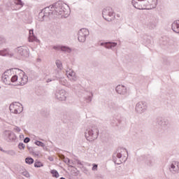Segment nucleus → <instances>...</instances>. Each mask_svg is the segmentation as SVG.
<instances>
[{
  "mask_svg": "<svg viewBox=\"0 0 179 179\" xmlns=\"http://www.w3.org/2000/svg\"><path fill=\"white\" fill-rule=\"evenodd\" d=\"M48 160H50V162H54V158L52 157H49Z\"/></svg>",
  "mask_w": 179,
  "mask_h": 179,
  "instance_id": "09e8293b",
  "label": "nucleus"
},
{
  "mask_svg": "<svg viewBox=\"0 0 179 179\" xmlns=\"http://www.w3.org/2000/svg\"><path fill=\"white\" fill-rule=\"evenodd\" d=\"M10 80H11V82L15 83V82H17V80H19V78L17 77V76L15 75L13 76Z\"/></svg>",
  "mask_w": 179,
  "mask_h": 179,
  "instance_id": "f704fd0d",
  "label": "nucleus"
},
{
  "mask_svg": "<svg viewBox=\"0 0 179 179\" xmlns=\"http://www.w3.org/2000/svg\"><path fill=\"white\" fill-rule=\"evenodd\" d=\"M148 111V103L145 101H140L135 106V113L136 114H144Z\"/></svg>",
  "mask_w": 179,
  "mask_h": 179,
  "instance_id": "0eeeda50",
  "label": "nucleus"
},
{
  "mask_svg": "<svg viewBox=\"0 0 179 179\" xmlns=\"http://www.w3.org/2000/svg\"><path fill=\"white\" fill-rule=\"evenodd\" d=\"M77 164H79L80 166H83V164H82V162H80V161H77Z\"/></svg>",
  "mask_w": 179,
  "mask_h": 179,
  "instance_id": "3c124183",
  "label": "nucleus"
},
{
  "mask_svg": "<svg viewBox=\"0 0 179 179\" xmlns=\"http://www.w3.org/2000/svg\"><path fill=\"white\" fill-rule=\"evenodd\" d=\"M6 40L4 39V38H0V45L1 44H3V43H5Z\"/></svg>",
  "mask_w": 179,
  "mask_h": 179,
  "instance_id": "c03bdc74",
  "label": "nucleus"
},
{
  "mask_svg": "<svg viewBox=\"0 0 179 179\" xmlns=\"http://www.w3.org/2000/svg\"><path fill=\"white\" fill-rule=\"evenodd\" d=\"M13 131L15 132H20V131H22V129H20V127H19L17 126H15L13 128Z\"/></svg>",
  "mask_w": 179,
  "mask_h": 179,
  "instance_id": "58836bf2",
  "label": "nucleus"
},
{
  "mask_svg": "<svg viewBox=\"0 0 179 179\" xmlns=\"http://www.w3.org/2000/svg\"><path fill=\"white\" fill-rule=\"evenodd\" d=\"M55 97L60 101H65L66 97H68V93H66L65 90H57L55 92Z\"/></svg>",
  "mask_w": 179,
  "mask_h": 179,
  "instance_id": "f8f14e48",
  "label": "nucleus"
},
{
  "mask_svg": "<svg viewBox=\"0 0 179 179\" xmlns=\"http://www.w3.org/2000/svg\"><path fill=\"white\" fill-rule=\"evenodd\" d=\"M56 66L58 69L62 70V62L59 60H57L56 62Z\"/></svg>",
  "mask_w": 179,
  "mask_h": 179,
  "instance_id": "7c9ffc66",
  "label": "nucleus"
},
{
  "mask_svg": "<svg viewBox=\"0 0 179 179\" xmlns=\"http://www.w3.org/2000/svg\"><path fill=\"white\" fill-rule=\"evenodd\" d=\"M102 16L107 22H111L115 17V13L113 8L108 6L103 9Z\"/></svg>",
  "mask_w": 179,
  "mask_h": 179,
  "instance_id": "423d86ee",
  "label": "nucleus"
},
{
  "mask_svg": "<svg viewBox=\"0 0 179 179\" xmlns=\"http://www.w3.org/2000/svg\"><path fill=\"white\" fill-rule=\"evenodd\" d=\"M115 92L120 96H127L128 94V88L124 85H118L115 87Z\"/></svg>",
  "mask_w": 179,
  "mask_h": 179,
  "instance_id": "ddd939ff",
  "label": "nucleus"
},
{
  "mask_svg": "<svg viewBox=\"0 0 179 179\" xmlns=\"http://www.w3.org/2000/svg\"><path fill=\"white\" fill-rule=\"evenodd\" d=\"M37 62H41V59H37Z\"/></svg>",
  "mask_w": 179,
  "mask_h": 179,
  "instance_id": "4d7b16f0",
  "label": "nucleus"
},
{
  "mask_svg": "<svg viewBox=\"0 0 179 179\" xmlns=\"http://www.w3.org/2000/svg\"><path fill=\"white\" fill-rule=\"evenodd\" d=\"M156 27V24H153L151 25V29H155Z\"/></svg>",
  "mask_w": 179,
  "mask_h": 179,
  "instance_id": "603ef678",
  "label": "nucleus"
},
{
  "mask_svg": "<svg viewBox=\"0 0 179 179\" xmlns=\"http://www.w3.org/2000/svg\"><path fill=\"white\" fill-rule=\"evenodd\" d=\"M35 145H36V146H40L41 148H45V144H44V143L41 142V141H36L34 142Z\"/></svg>",
  "mask_w": 179,
  "mask_h": 179,
  "instance_id": "c756f323",
  "label": "nucleus"
},
{
  "mask_svg": "<svg viewBox=\"0 0 179 179\" xmlns=\"http://www.w3.org/2000/svg\"><path fill=\"white\" fill-rule=\"evenodd\" d=\"M136 9H155L157 6V0H131Z\"/></svg>",
  "mask_w": 179,
  "mask_h": 179,
  "instance_id": "f03ea898",
  "label": "nucleus"
},
{
  "mask_svg": "<svg viewBox=\"0 0 179 179\" xmlns=\"http://www.w3.org/2000/svg\"><path fill=\"white\" fill-rule=\"evenodd\" d=\"M63 162H64L66 163V164L69 166V167H73V166H72L71 164H69V163H71V159L69 158H64Z\"/></svg>",
  "mask_w": 179,
  "mask_h": 179,
  "instance_id": "473e14b6",
  "label": "nucleus"
},
{
  "mask_svg": "<svg viewBox=\"0 0 179 179\" xmlns=\"http://www.w3.org/2000/svg\"><path fill=\"white\" fill-rule=\"evenodd\" d=\"M169 171L172 174H178V173H179V162L177 161L173 162L170 165Z\"/></svg>",
  "mask_w": 179,
  "mask_h": 179,
  "instance_id": "2eb2a0df",
  "label": "nucleus"
},
{
  "mask_svg": "<svg viewBox=\"0 0 179 179\" xmlns=\"http://www.w3.org/2000/svg\"><path fill=\"white\" fill-rule=\"evenodd\" d=\"M90 34L89 29L86 28H83L78 31V40L80 43H85L86 41V38L88 37Z\"/></svg>",
  "mask_w": 179,
  "mask_h": 179,
  "instance_id": "1a4fd4ad",
  "label": "nucleus"
},
{
  "mask_svg": "<svg viewBox=\"0 0 179 179\" xmlns=\"http://www.w3.org/2000/svg\"><path fill=\"white\" fill-rule=\"evenodd\" d=\"M0 150L1 152H3V153H5V152H6V150L2 149V148L0 147Z\"/></svg>",
  "mask_w": 179,
  "mask_h": 179,
  "instance_id": "864d4df0",
  "label": "nucleus"
},
{
  "mask_svg": "<svg viewBox=\"0 0 179 179\" xmlns=\"http://www.w3.org/2000/svg\"><path fill=\"white\" fill-rule=\"evenodd\" d=\"M29 142H30V138H28V137H26V138L24 139V143H29Z\"/></svg>",
  "mask_w": 179,
  "mask_h": 179,
  "instance_id": "a19ab883",
  "label": "nucleus"
},
{
  "mask_svg": "<svg viewBox=\"0 0 179 179\" xmlns=\"http://www.w3.org/2000/svg\"><path fill=\"white\" fill-rule=\"evenodd\" d=\"M138 162H145V164L147 166H155V157H146L145 155H142L140 157L138 158Z\"/></svg>",
  "mask_w": 179,
  "mask_h": 179,
  "instance_id": "9b49d317",
  "label": "nucleus"
},
{
  "mask_svg": "<svg viewBox=\"0 0 179 179\" xmlns=\"http://www.w3.org/2000/svg\"><path fill=\"white\" fill-rule=\"evenodd\" d=\"M158 124L161 126V127H167V125H169V120L166 119H158L157 121Z\"/></svg>",
  "mask_w": 179,
  "mask_h": 179,
  "instance_id": "412c9836",
  "label": "nucleus"
},
{
  "mask_svg": "<svg viewBox=\"0 0 179 179\" xmlns=\"http://www.w3.org/2000/svg\"><path fill=\"white\" fill-rule=\"evenodd\" d=\"M71 15V8L68 4L62 1H57L52 5L43 8L38 14L39 22H47L52 17L66 19Z\"/></svg>",
  "mask_w": 179,
  "mask_h": 179,
  "instance_id": "f257e3e1",
  "label": "nucleus"
},
{
  "mask_svg": "<svg viewBox=\"0 0 179 179\" xmlns=\"http://www.w3.org/2000/svg\"><path fill=\"white\" fill-rule=\"evenodd\" d=\"M4 153H6V155H8V156H16V151L13 150L4 151Z\"/></svg>",
  "mask_w": 179,
  "mask_h": 179,
  "instance_id": "bb28decb",
  "label": "nucleus"
},
{
  "mask_svg": "<svg viewBox=\"0 0 179 179\" xmlns=\"http://www.w3.org/2000/svg\"><path fill=\"white\" fill-rule=\"evenodd\" d=\"M59 82L61 85H63V86H66V87H71V84H69L68 83V80H66V79H65V78H59Z\"/></svg>",
  "mask_w": 179,
  "mask_h": 179,
  "instance_id": "5701e85b",
  "label": "nucleus"
},
{
  "mask_svg": "<svg viewBox=\"0 0 179 179\" xmlns=\"http://www.w3.org/2000/svg\"><path fill=\"white\" fill-rule=\"evenodd\" d=\"M22 175L26 177L27 178H29L30 177V173H29L26 169L22 170L21 172Z\"/></svg>",
  "mask_w": 179,
  "mask_h": 179,
  "instance_id": "2f4dec72",
  "label": "nucleus"
},
{
  "mask_svg": "<svg viewBox=\"0 0 179 179\" xmlns=\"http://www.w3.org/2000/svg\"><path fill=\"white\" fill-rule=\"evenodd\" d=\"M66 74L70 82H76V80H78V76L73 70L71 69H67Z\"/></svg>",
  "mask_w": 179,
  "mask_h": 179,
  "instance_id": "4468645a",
  "label": "nucleus"
},
{
  "mask_svg": "<svg viewBox=\"0 0 179 179\" xmlns=\"http://www.w3.org/2000/svg\"><path fill=\"white\" fill-rule=\"evenodd\" d=\"M34 36V31L33 29L29 30V36Z\"/></svg>",
  "mask_w": 179,
  "mask_h": 179,
  "instance_id": "37998d69",
  "label": "nucleus"
},
{
  "mask_svg": "<svg viewBox=\"0 0 179 179\" xmlns=\"http://www.w3.org/2000/svg\"><path fill=\"white\" fill-rule=\"evenodd\" d=\"M144 43L145 45H150V44H152V40L150 38H146Z\"/></svg>",
  "mask_w": 179,
  "mask_h": 179,
  "instance_id": "c9c22d12",
  "label": "nucleus"
},
{
  "mask_svg": "<svg viewBox=\"0 0 179 179\" xmlns=\"http://www.w3.org/2000/svg\"><path fill=\"white\" fill-rule=\"evenodd\" d=\"M3 138L8 142H15L17 137L11 131L6 130L3 132Z\"/></svg>",
  "mask_w": 179,
  "mask_h": 179,
  "instance_id": "9d476101",
  "label": "nucleus"
},
{
  "mask_svg": "<svg viewBox=\"0 0 179 179\" xmlns=\"http://www.w3.org/2000/svg\"><path fill=\"white\" fill-rule=\"evenodd\" d=\"M146 2H148V3H152V0H146Z\"/></svg>",
  "mask_w": 179,
  "mask_h": 179,
  "instance_id": "6e6d98bb",
  "label": "nucleus"
},
{
  "mask_svg": "<svg viewBox=\"0 0 179 179\" xmlns=\"http://www.w3.org/2000/svg\"><path fill=\"white\" fill-rule=\"evenodd\" d=\"M76 85H70V87H70V89H72L73 90H76Z\"/></svg>",
  "mask_w": 179,
  "mask_h": 179,
  "instance_id": "79ce46f5",
  "label": "nucleus"
},
{
  "mask_svg": "<svg viewBox=\"0 0 179 179\" xmlns=\"http://www.w3.org/2000/svg\"><path fill=\"white\" fill-rule=\"evenodd\" d=\"M25 163H27V164H33V163H34V159L31 157H27L25 159Z\"/></svg>",
  "mask_w": 179,
  "mask_h": 179,
  "instance_id": "c85d7f7f",
  "label": "nucleus"
},
{
  "mask_svg": "<svg viewBox=\"0 0 179 179\" xmlns=\"http://www.w3.org/2000/svg\"><path fill=\"white\" fill-rule=\"evenodd\" d=\"M116 16H117V17H120V14H117Z\"/></svg>",
  "mask_w": 179,
  "mask_h": 179,
  "instance_id": "bf43d9fd",
  "label": "nucleus"
},
{
  "mask_svg": "<svg viewBox=\"0 0 179 179\" xmlns=\"http://www.w3.org/2000/svg\"><path fill=\"white\" fill-rule=\"evenodd\" d=\"M53 50H61V46H53Z\"/></svg>",
  "mask_w": 179,
  "mask_h": 179,
  "instance_id": "a18cd8bd",
  "label": "nucleus"
},
{
  "mask_svg": "<svg viewBox=\"0 0 179 179\" xmlns=\"http://www.w3.org/2000/svg\"><path fill=\"white\" fill-rule=\"evenodd\" d=\"M34 167H43V163L40 162H35Z\"/></svg>",
  "mask_w": 179,
  "mask_h": 179,
  "instance_id": "e433bc0d",
  "label": "nucleus"
},
{
  "mask_svg": "<svg viewBox=\"0 0 179 179\" xmlns=\"http://www.w3.org/2000/svg\"><path fill=\"white\" fill-rule=\"evenodd\" d=\"M18 82L21 86H24V85H26V83L29 82V77H27V76L24 73V71H20Z\"/></svg>",
  "mask_w": 179,
  "mask_h": 179,
  "instance_id": "dca6fc26",
  "label": "nucleus"
},
{
  "mask_svg": "<svg viewBox=\"0 0 179 179\" xmlns=\"http://www.w3.org/2000/svg\"><path fill=\"white\" fill-rule=\"evenodd\" d=\"M124 153H128L126 149L124 148H118L116 152L113 155V162L115 164H121L124 159H122V155Z\"/></svg>",
  "mask_w": 179,
  "mask_h": 179,
  "instance_id": "39448f33",
  "label": "nucleus"
},
{
  "mask_svg": "<svg viewBox=\"0 0 179 179\" xmlns=\"http://www.w3.org/2000/svg\"><path fill=\"white\" fill-rule=\"evenodd\" d=\"M14 52L17 54V56L15 55L14 57L17 58L18 59H24V58H29L30 55L29 48L24 46L15 48Z\"/></svg>",
  "mask_w": 179,
  "mask_h": 179,
  "instance_id": "20e7f679",
  "label": "nucleus"
},
{
  "mask_svg": "<svg viewBox=\"0 0 179 179\" xmlns=\"http://www.w3.org/2000/svg\"><path fill=\"white\" fill-rule=\"evenodd\" d=\"M60 48L61 51H63V52H68V54L72 52V49L68 46H61Z\"/></svg>",
  "mask_w": 179,
  "mask_h": 179,
  "instance_id": "393cba45",
  "label": "nucleus"
},
{
  "mask_svg": "<svg viewBox=\"0 0 179 179\" xmlns=\"http://www.w3.org/2000/svg\"><path fill=\"white\" fill-rule=\"evenodd\" d=\"M171 27L175 33H179V20L174 21L171 24Z\"/></svg>",
  "mask_w": 179,
  "mask_h": 179,
  "instance_id": "aec40b11",
  "label": "nucleus"
},
{
  "mask_svg": "<svg viewBox=\"0 0 179 179\" xmlns=\"http://www.w3.org/2000/svg\"><path fill=\"white\" fill-rule=\"evenodd\" d=\"M93 97V93L90 92V96L87 97L88 101H92V98Z\"/></svg>",
  "mask_w": 179,
  "mask_h": 179,
  "instance_id": "ea45409f",
  "label": "nucleus"
},
{
  "mask_svg": "<svg viewBox=\"0 0 179 179\" xmlns=\"http://www.w3.org/2000/svg\"><path fill=\"white\" fill-rule=\"evenodd\" d=\"M13 2L15 5L17 6L18 9H22V8L24 6V2L22 0H13Z\"/></svg>",
  "mask_w": 179,
  "mask_h": 179,
  "instance_id": "4be33fe9",
  "label": "nucleus"
},
{
  "mask_svg": "<svg viewBox=\"0 0 179 179\" xmlns=\"http://www.w3.org/2000/svg\"><path fill=\"white\" fill-rule=\"evenodd\" d=\"M97 167H99L97 164H92V171H97Z\"/></svg>",
  "mask_w": 179,
  "mask_h": 179,
  "instance_id": "4c0bfd02",
  "label": "nucleus"
},
{
  "mask_svg": "<svg viewBox=\"0 0 179 179\" xmlns=\"http://www.w3.org/2000/svg\"><path fill=\"white\" fill-rule=\"evenodd\" d=\"M85 135L87 141L93 142L99 138V128L97 126H90L86 129Z\"/></svg>",
  "mask_w": 179,
  "mask_h": 179,
  "instance_id": "7ed1b4c3",
  "label": "nucleus"
},
{
  "mask_svg": "<svg viewBox=\"0 0 179 179\" xmlns=\"http://www.w3.org/2000/svg\"><path fill=\"white\" fill-rule=\"evenodd\" d=\"M55 79H56V77H55L53 79H50V78H48V80H47V82L48 83V82H52V80H55Z\"/></svg>",
  "mask_w": 179,
  "mask_h": 179,
  "instance_id": "49530a36",
  "label": "nucleus"
},
{
  "mask_svg": "<svg viewBox=\"0 0 179 179\" xmlns=\"http://www.w3.org/2000/svg\"><path fill=\"white\" fill-rule=\"evenodd\" d=\"M121 124V120L119 119H113L110 120V125L112 127H119Z\"/></svg>",
  "mask_w": 179,
  "mask_h": 179,
  "instance_id": "b1692460",
  "label": "nucleus"
},
{
  "mask_svg": "<svg viewBox=\"0 0 179 179\" xmlns=\"http://www.w3.org/2000/svg\"><path fill=\"white\" fill-rule=\"evenodd\" d=\"M20 139H24V135L20 134Z\"/></svg>",
  "mask_w": 179,
  "mask_h": 179,
  "instance_id": "8fccbe9b",
  "label": "nucleus"
},
{
  "mask_svg": "<svg viewBox=\"0 0 179 179\" xmlns=\"http://www.w3.org/2000/svg\"><path fill=\"white\" fill-rule=\"evenodd\" d=\"M52 177H55V178H58V177H59V173H58V171H57V170L53 169L50 171Z\"/></svg>",
  "mask_w": 179,
  "mask_h": 179,
  "instance_id": "cd10ccee",
  "label": "nucleus"
},
{
  "mask_svg": "<svg viewBox=\"0 0 179 179\" xmlns=\"http://www.w3.org/2000/svg\"><path fill=\"white\" fill-rule=\"evenodd\" d=\"M24 148H26V145L23 143H20L18 144V149L20 150H24Z\"/></svg>",
  "mask_w": 179,
  "mask_h": 179,
  "instance_id": "72a5a7b5",
  "label": "nucleus"
},
{
  "mask_svg": "<svg viewBox=\"0 0 179 179\" xmlns=\"http://www.w3.org/2000/svg\"><path fill=\"white\" fill-rule=\"evenodd\" d=\"M9 110L13 114H20L23 111V105L19 102H14L10 105Z\"/></svg>",
  "mask_w": 179,
  "mask_h": 179,
  "instance_id": "6e6552de",
  "label": "nucleus"
},
{
  "mask_svg": "<svg viewBox=\"0 0 179 179\" xmlns=\"http://www.w3.org/2000/svg\"><path fill=\"white\" fill-rule=\"evenodd\" d=\"M100 45L101 47H104L107 50H113V48H115L117 45H118V43L115 42H104L101 43Z\"/></svg>",
  "mask_w": 179,
  "mask_h": 179,
  "instance_id": "f3484780",
  "label": "nucleus"
},
{
  "mask_svg": "<svg viewBox=\"0 0 179 179\" xmlns=\"http://www.w3.org/2000/svg\"><path fill=\"white\" fill-rule=\"evenodd\" d=\"M29 43H34V41L36 43H40V40L37 39V37L34 35L29 36Z\"/></svg>",
  "mask_w": 179,
  "mask_h": 179,
  "instance_id": "a878e982",
  "label": "nucleus"
},
{
  "mask_svg": "<svg viewBox=\"0 0 179 179\" xmlns=\"http://www.w3.org/2000/svg\"><path fill=\"white\" fill-rule=\"evenodd\" d=\"M0 89H1V86H0Z\"/></svg>",
  "mask_w": 179,
  "mask_h": 179,
  "instance_id": "680f3d73",
  "label": "nucleus"
},
{
  "mask_svg": "<svg viewBox=\"0 0 179 179\" xmlns=\"http://www.w3.org/2000/svg\"><path fill=\"white\" fill-rule=\"evenodd\" d=\"M69 164H71V166H73V162H71V161H70V163H69Z\"/></svg>",
  "mask_w": 179,
  "mask_h": 179,
  "instance_id": "13d9d810",
  "label": "nucleus"
},
{
  "mask_svg": "<svg viewBox=\"0 0 179 179\" xmlns=\"http://www.w3.org/2000/svg\"><path fill=\"white\" fill-rule=\"evenodd\" d=\"M0 55L1 57H9L10 58H12L15 57V52H13V51L7 48V49H3L2 50H0Z\"/></svg>",
  "mask_w": 179,
  "mask_h": 179,
  "instance_id": "a211bd4d",
  "label": "nucleus"
},
{
  "mask_svg": "<svg viewBox=\"0 0 179 179\" xmlns=\"http://www.w3.org/2000/svg\"><path fill=\"white\" fill-rule=\"evenodd\" d=\"M10 71V69L6 71L2 76V80L5 85H10V77H9Z\"/></svg>",
  "mask_w": 179,
  "mask_h": 179,
  "instance_id": "6ab92c4d",
  "label": "nucleus"
},
{
  "mask_svg": "<svg viewBox=\"0 0 179 179\" xmlns=\"http://www.w3.org/2000/svg\"><path fill=\"white\" fill-rule=\"evenodd\" d=\"M27 149H28V150H30V149H31V148L27 147Z\"/></svg>",
  "mask_w": 179,
  "mask_h": 179,
  "instance_id": "052dcab7",
  "label": "nucleus"
},
{
  "mask_svg": "<svg viewBox=\"0 0 179 179\" xmlns=\"http://www.w3.org/2000/svg\"><path fill=\"white\" fill-rule=\"evenodd\" d=\"M33 155H34V156H38V152H33Z\"/></svg>",
  "mask_w": 179,
  "mask_h": 179,
  "instance_id": "5fc2aeb1",
  "label": "nucleus"
},
{
  "mask_svg": "<svg viewBox=\"0 0 179 179\" xmlns=\"http://www.w3.org/2000/svg\"><path fill=\"white\" fill-rule=\"evenodd\" d=\"M59 157H60L62 159V160H64V159L65 158V155H59Z\"/></svg>",
  "mask_w": 179,
  "mask_h": 179,
  "instance_id": "de8ad7c7",
  "label": "nucleus"
}]
</instances>
